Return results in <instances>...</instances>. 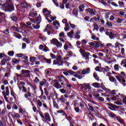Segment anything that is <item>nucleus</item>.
<instances>
[{
    "instance_id": "obj_57",
    "label": "nucleus",
    "mask_w": 126,
    "mask_h": 126,
    "mask_svg": "<svg viewBox=\"0 0 126 126\" xmlns=\"http://www.w3.org/2000/svg\"><path fill=\"white\" fill-rule=\"evenodd\" d=\"M60 37H62L63 38H64V33L63 32H61L59 34Z\"/></svg>"
},
{
    "instance_id": "obj_52",
    "label": "nucleus",
    "mask_w": 126,
    "mask_h": 126,
    "mask_svg": "<svg viewBox=\"0 0 126 126\" xmlns=\"http://www.w3.org/2000/svg\"><path fill=\"white\" fill-rule=\"evenodd\" d=\"M46 28H47V29H49L50 30H52L53 29V27H52L51 25H47L46 26Z\"/></svg>"
},
{
    "instance_id": "obj_33",
    "label": "nucleus",
    "mask_w": 126,
    "mask_h": 126,
    "mask_svg": "<svg viewBox=\"0 0 126 126\" xmlns=\"http://www.w3.org/2000/svg\"><path fill=\"white\" fill-rule=\"evenodd\" d=\"M72 14H74L75 15H77L78 14V10L76 9H73Z\"/></svg>"
},
{
    "instance_id": "obj_28",
    "label": "nucleus",
    "mask_w": 126,
    "mask_h": 126,
    "mask_svg": "<svg viewBox=\"0 0 126 126\" xmlns=\"http://www.w3.org/2000/svg\"><path fill=\"white\" fill-rule=\"evenodd\" d=\"M83 86L86 87L88 89H91V87L90 84H83Z\"/></svg>"
},
{
    "instance_id": "obj_17",
    "label": "nucleus",
    "mask_w": 126,
    "mask_h": 126,
    "mask_svg": "<svg viewBox=\"0 0 126 126\" xmlns=\"http://www.w3.org/2000/svg\"><path fill=\"white\" fill-rule=\"evenodd\" d=\"M42 21V19H41V16H39L35 18V23L36 24H40Z\"/></svg>"
},
{
    "instance_id": "obj_38",
    "label": "nucleus",
    "mask_w": 126,
    "mask_h": 126,
    "mask_svg": "<svg viewBox=\"0 0 126 126\" xmlns=\"http://www.w3.org/2000/svg\"><path fill=\"white\" fill-rule=\"evenodd\" d=\"M53 105L56 109H59V105H58V103L55 101H53Z\"/></svg>"
},
{
    "instance_id": "obj_53",
    "label": "nucleus",
    "mask_w": 126,
    "mask_h": 126,
    "mask_svg": "<svg viewBox=\"0 0 126 126\" xmlns=\"http://www.w3.org/2000/svg\"><path fill=\"white\" fill-rule=\"evenodd\" d=\"M69 25H70V27H71L72 28V29H75V28L76 27V26L75 25L70 24V23H69Z\"/></svg>"
},
{
    "instance_id": "obj_59",
    "label": "nucleus",
    "mask_w": 126,
    "mask_h": 126,
    "mask_svg": "<svg viewBox=\"0 0 126 126\" xmlns=\"http://www.w3.org/2000/svg\"><path fill=\"white\" fill-rule=\"evenodd\" d=\"M89 19H90V17H89V16H86L84 18V20H85V21H87L88 22H89Z\"/></svg>"
},
{
    "instance_id": "obj_56",
    "label": "nucleus",
    "mask_w": 126,
    "mask_h": 126,
    "mask_svg": "<svg viewBox=\"0 0 126 126\" xmlns=\"http://www.w3.org/2000/svg\"><path fill=\"white\" fill-rule=\"evenodd\" d=\"M3 84H4V85H8V81L7 80H4L3 81Z\"/></svg>"
},
{
    "instance_id": "obj_31",
    "label": "nucleus",
    "mask_w": 126,
    "mask_h": 126,
    "mask_svg": "<svg viewBox=\"0 0 126 126\" xmlns=\"http://www.w3.org/2000/svg\"><path fill=\"white\" fill-rule=\"evenodd\" d=\"M116 120H118V122L120 124H122V125H124L125 124V121H124V120H123V119L119 118L118 117H117V119H116Z\"/></svg>"
},
{
    "instance_id": "obj_1",
    "label": "nucleus",
    "mask_w": 126,
    "mask_h": 126,
    "mask_svg": "<svg viewBox=\"0 0 126 126\" xmlns=\"http://www.w3.org/2000/svg\"><path fill=\"white\" fill-rule=\"evenodd\" d=\"M2 8L7 11H12L14 10V6L11 3H6V4L2 3Z\"/></svg>"
},
{
    "instance_id": "obj_47",
    "label": "nucleus",
    "mask_w": 126,
    "mask_h": 126,
    "mask_svg": "<svg viewBox=\"0 0 126 126\" xmlns=\"http://www.w3.org/2000/svg\"><path fill=\"white\" fill-rule=\"evenodd\" d=\"M22 88L23 92H25V93H26L27 92V89H26L25 86H22Z\"/></svg>"
},
{
    "instance_id": "obj_18",
    "label": "nucleus",
    "mask_w": 126,
    "mask_h": 126,
    "mask_svg": "<svg viewBox=\"0 0 126 126\" xmlns=\"http://www.w3.org/2000/svg\"><path fill=\"white\" fill-rule=\"evenodd\" d=\"M53 25L54 26H57V27H56V29H59V27H60V26H61V25L60 24V22H59V21H56L54 22Z\"/></svg>"
},
{
    "instance_id": "obj_44",
    "label": "nucleus",
    "mask_w": 126,
    "mask_h": 126,
    "mask_svg": "<svg viewBox=\"0 0 126 126\" xmlns=\"http://www.w3.org/2000/svg\"><path fill=\"white\" fill-rule=\"evenodd\" d=\"M53 2H54V3L55 4V5L56 6H57V7H58L59 6V3L58 2V0H52Z\"/></svg>"
},
{
    "instance_id": "obj_35",
    "label": "nucleus",
    "mask_w": 126,
    "mask_h": 126,
    "mask_svg": "<svg viewBox=\"0 0 126 126\" xmlns=\"http://www.w3.org/2000/svg\"><path fill=\"white\" fill-rule=\"evenodd\" d=\"M64 30L65 31H68L69 30V26L68 25V24H66L65 25Z\"/></svg>"
},
{
    "instance_id": "obj_4",
    "label": "nucleus",
    "mask_w": 126,
    "mask_h": 126,
    "mask_svg": "<svg viewBox=\"0 0 126 126\" xmlns=\"http://www.w3.org/2000/svg\"><path fill=\"white\" fill-rule=\"evenodd\" d=\"M87 13H89L92 16H94L96 14V10L92 8H88L86 9Z\"/></svg>"
},
{
    "instance_id": "obj_60",
    "label": "nucleus",
    "mask_w": 126,
    "mask_h": 126,
    "mask_svg": "<svg viewBox=\"0 0 126 126\" xmlns=\"http://www.w3.org/2000/svg\"><path fill=\"white\" fill-rule=\"evenodd\" d=\"M120 42H116L115 43V48L116 49H117V48H119L120 47Z\"/></svg>"
},
{
    "instance_id": "obj_42",
    "label": "nucleus",
    "mask_w": 126,
    "mask_h": 126,
    "mask_svg": "<svg viewBox=\"0 0 126 126\" xmlns=\"http://www.w3.org/2000/svg\"><path fill=\"white\" fill-rule=\"evenodd\" d=\"M37 105L38 106L42 107V101H41V100H38L37 101Z\"/></svg>"
},
{
    "instance_id": "obj_61",
    "label": "nucleus",
    "mask_w": 126,
    "mask_h": 126,
    "mask_svg": "<svg viewBox=\"0 0 126 126\" xmlns=\"http://www.w3.org/2000/svg\"><path fill=\"white\" fill-rule=\"evenodd\" d=\"M119 16H124L125 15V12L121 11L119 13Z\"/></svg>"
},
{
    "instance_id": "obj_20",
    "label": "nucleus",
    "mask_w": 126,
    "mask_h": 126,
    "mask_svg": "<svg viewBox=\"0 0 126 126\" xmlns=\"http://www.w3.org/2000/svg\"><path fill=\"white\" fill-rule=\"evenodd\" d=\"M10 94L12 97H13L15 99V98H16V94L14 92V91L13 90V89H11L10 90Z\"/></svg>"
},
{
    "instance_id": "obj_30",
    "label": "nucleus",
    "mask_w": 126,
    "mask_h": 126,
    "mask_svg": "<svg viewBox=\"0 0 126 126\" xmlns=\"http://www.w3.org/2000/svg\"><path fill=\"white\" fill-rule=\"evenodd\" d=\"M36 60H37V58H36V57H31L30 58V61L31 63H35V62H36Z\"/></svg>"
},
{
    "instance_id": "obj_63",
    "label": "nucleus",
    "mask_w": 126,
    "mask_h": 126,
    "mask_svg": "<svg viewBox=\"0 0 126 126\" xmlns=\"http://www.w3.org/2000/svg\"><path fill=\"white\" fill-rule=\"evenodd\" d=\"M125 63H126V59H123L121 62V64L122 65V64H125Z\"/></svg>"
},
{
    "instance_id": "obj_11",
    "label": "nucleus",
    "mask_w": 126,
    "mask_h": 126,
    "mask_svg": "<svg viewBox=\"0 0 126 126\" xmlns=\"http://www.w3.org/2000/svg\"><path fill=\"white\" fill-rule=\"evenodd\" d=\"M21 6L23 8H28V7H30V4L24 2L21 3Z\"/></svg>"
},
{
    "instance_id": "obj_10",
    "label": "nucleus",
    "mask_w": 126,
    "mask_h": 126,
    "mask_svg": "<svg viewBox=\"0 0 126 126\" xmlns=\"http://www.w3.org/2000/svg\"><path fill=\"white\" fill-rule=\"evenodd\" d=\"M69 48H71V44L69 42H66L64 45V49L65 51H67Z\"/></svg>"
},
{
    "instance_id": "obj_45",
    "label": "nucleus",
    "mask_w": 126,
    "mask_h": 126,
    "mask_svg": "<svg viewBox=\"0 0 126 126\" xmlns=\"http://www.w3.org/2000/svg\"><path fill=\"white\" fill-rule=\"evenodd\" d=\"M9 75H10V74L9 73H6L4 75V77H6V79H8Z\"/></svg>"
},
{
    "instance_id": "obj_36",
    "label": "nucleus",
    "mask_w": 126,
    "mask_h": 126,
    "mask_svg": "<svg viewBox=\"0 0 126 126\" xmlns=\"http://www.w3.org/2000/svg\"><path fill=\"white\" fill-rule=\"evenodd\" d=\"M8 55L10 57H13V56H14V52H13V51H9L8 52Z\"/></svg>"
},
{
    "instance_id": "obj_7",
    "label": "nucleus",
    "mask_w": 126,
    "mask_h": 126,
    "mask_svg": "<svg viewBox=\"0 0 126 126\" xmlns=\"http://www.w3.org/2000/svg\"><path fill=\"white\" fill-rule=\"evenodd\" d=\"M5 91H3L2 92V94H3V95L8 96V95H9V88L8 87V86H7L5 87Z\"/></svg>"
},
{
    "instance_id": "obj_46",
    "label": "nucleus",
    "mask_w": 126,
    "mask_h": 126,
    "mask_svg": "<svg viewBox=\"0 0 126 126\" xmlns=\"http://www.w3.org/2000/svg\"><path fill=\"white\" fill-rule=\"evenodd\" d=\"M109 15H110V13L108 12V11L105 13V17L106 19H108L109 18Z\"/></svg>"
},
{
    "instance_id": "obj_9",
    "label": "nucleus",
    "mask_w": 126,
    "mask_h": 126,
    "mask_svg": "<svg viewBox=\"0 0 126 126\" xmlns=\"http://www.w3.org/2000/svg\"><path fill=\"white\" fill-rule=\"evenodd\" d=\"M90 68L88 67L87 68H84L82 71V74H87L90 73Z\"/></svg>"
},
{
    "instance_id": "obj_27",
    "label": "nucleus",
    "mask_w": 126,
    "mask_h": 126,
    "mask_svg": "<svg viewBox=\"0 0 126 126\" xmlns=\"http://www.w3.org/2000/svg\"><path fill=\"white\" fill-rule=\"evenodd\" d=\"M109 80H110L111 82H114L115 83L117 82V80L116 79V78L114 77H109Z\"/></svg>"
},
{
    "instance_id": "obj_5",
    "label": "nucleus",
    "mask_w": 126,
    "mask_h": 126,
    "mask_svg": "<svg viewBox=\"0 0 126 126\" xmlns=\"http://www.w3.org/2000/svg\"><path fill=\"white\" fill-rule=\"evenodd\" d=\"M123 78H124V77L121 75L116 76V79H117V80H118V81H119V82H122L123 84H124V85H126V80Z\"/></svg>"
},
{
    "instance_id": "obj_49",
    "label": "nucleus",
    "mask_w": 126,
    "mask_h": 126,
    "mask_svg": "<svg viewBox=\"0 0 126 126\" xmlns=\"http://www.w3.org/2000/svg\"><path fill=\"white\" fill-rule=\"evenodd\" d=\"M119 99V95L114 96L112 97V100H114V101H117Z\"/></svg>"
},
{
    "instance_id": "obj_34",
    "label": "nucleus",
    "mask_w": 126,
    "mask_h": 126,
    "mask_svg": "<svg viewBox=\"0 0 126 126\" xmlns=\"http://www.w3.org/2000/svg\"><path fill=\"white\" fill-rule=\"evenodd\" d=\"M31 27H32L33 29H39L40 28V25H36V26H35L34 25H32Z\"/></svg>"
},
{
    "instance_id": "obj_21",
    "label": "nucleus",
    "mask_w": 126,
    "mask_h": 126,
    "mask_svg": "<svg viewBox=\"0 0 126 126\" xmlns=\"http://www.w3.org/2000/svg\"><path fill=\"white\" fill-rule=\"evenodd\" d=\"M24 96L26 99H28V100H29V97H31L32 95H31V93L29 92L27 93V94H24Z\"/></svg>"
},
{
    "instance_id": "obj_12",
    "label": "nucleus",
    "mask_w": 126,
    "mask_h": 126,
    "mask_svg": "<svg viewBox=\"0 0 126 126\" xmlns=\"http://www.w3.org/2000/svg\"><path fill=\"white\" fill-rule=\"evenodd\" d=\"M90 56V53L88 52H86L83 55V59H85V60H87L88 61H89V57Z\"/></svg>"
},
{
    "instance_id": "obj_16",
    "label": "nucleus",
    "mask_w": 126,
    "mask_h": 126,
    "mask_svg": "<svg viewBox=\"0 0 126 126\" xmlns=\"http://www.w3.org/2000/svg\"><path fill=\"white\" fill-rule=\"evenodd\" d=\"M6 59H7V56H4V58L1 61L0 64L1 65H5V63H6Z\"/></svg>"
},
{
    "instance_id": "obj_50",
    "label": "nucleus",
    "mask_w": 126,
    "mask_h": 126,
    "mask_svg": "<svg viewBox=\"0 0 126 126\" xmlns=\"http://www.w3.org/2000/svg\"><path fill=\"white\" fill-rule=\"evenodd\" d=\"M107 11H106L104 9H102V10H101L100 11V14H106V12H107Z\"/></svg>"
},
{
    "instance_id": "obj_29",
    "label": "nucleus",
    "mask_w": 126,
    "mask_h": 126,
    "mask_svg": "<svg viewBox=\"0 0 126 126\" xmlns=\"http://www.w3.org/2000/svg\"><path fill=\"white\" fill-rule=\"evenodd\" d=\"M25 73L26 74L30 73V71L29 70H24V69L22 70V74H25Z\"/></svg>"
},
{
    "instance_id": "obj_55",
    "label": "nucleus",
    "mask_w": 126,
    "mask_h": 126,
    "mask_svg": "<svg viewBox=\"0 0 126 126\" xmlns=\"http://www.w3.org/2000/svg\"><path fill=\"white\" fill-rule=\"evenodd\" d=\"M106 24L108 27H112L113 26V24L111 22H107Z\"/></svg>"
},
{
    "instance_id": "obj_3",
    "label": "nucleus",
    "mask_w": 126,
    "mask_h": 126,
    "mask_svg": "<svg viewBox=\"0 0 126 126\" xmlns=\"http://www.w3.org/2000/svg\"><path fill=\"white\" fill-rule=\"evenodd\" d=\"M42 12L44 16H46V17H50V19H51L52 21H54V20L56 19V17H50L51 15H50V14H51V11L48 10V9L47 8L44 9L42 11Z\"/></svg>"
},
{
    "instance_id": "obj_62",
    "label": "nucleus",
    "mask_w": 126,
    "mask_h": 126,
    "mask_svg": "<svg viewBox=\"0 0 126 126\" xmlns=\"http://www.w3.org/2000/svg\"><path fill=\"white\" fill-rule=\"evenodd\" d=\"M43 51L44 52H49V49L48 48V47L47 46H44V49H43Z\"/></svg>"
},
{
    "instance_id": "obj_43",
    "label": "nucleus",
    "mask_w": 126,
    "mask_h": 126,
    "mask_svg": "<svg viewBox=\"0 0 126 126\" xmlns=\"http://www.w3.org/2000/svg\"><path fill=\"white\" fill-rule=\"evenodd\" d=\"M53 64H58V65H60V62L56 59L54 60Z\"/></svg>"
},
{
    "instance_id": "obj_13",
    "label": "nucleus",
    "mask_w": 126,
    "mask_h": 126,
    "mask_svg": "<svg viewBox=\"0 0 126 126\" xmlns=\"http://www.w3.org/2000/svg\"><path fill=\"white\" fill-rule=\"evenodd\" d=\"M38 15V13L36 12H33L32 11H31L30 13L29 14V16H31V17L34 18L35 16H37Z\"/></svg>"
},
{
    "instance_id": "obj_41",
    "label": "nucleus",
    "mask_w": 126,
    "mask_h": 126,
    "mask_svg": "<svg viewBox=\"0 0 126 126\" xmlns=\"http://www.w3.org/2000/svg\"><path fill=\"white\" fill-rule=\"evenodd\" d=\"M12 63H19V61L15 58L12 59Z\"/></svg>"
},
{
    "instance_id": "obj_26",
    "label": "nucleus",
    "mask_w": 126,
    "mask_h": 126,
    "mask_svg": "<svg viewBox=\"0 0 126 126\" xmlns=\"http://www.w3.org/2000/svg\"><path fill=\"white\" fill-rule=\"evenodd\" d=\"M79 34H80V32L79 31H78L75 34V37L76 39H80V35Z\"/></svg>"
},
{
    "instance_id": "obj_8",
    "label": "nucleus",
    "mask_w": 126,
    "mask_h": 126,
    "mask_svg": "<svg viewBox=\"0 0 126 126\" xmlns=\"http://www.w3.org/2000/svg\"><path fill=\"white\" fill-rule=\"evenodd\" d=\"M9 114L10 115H11L13 118H15L17 119L20 118V115L18 113H16L14 111H12V112H9Z\"/></svg>"
},
{
    "instance_id": "obj_24",
    "label": "nucleus",
    "mask_w": 126,
    "mask_h": 126,
    "mask_svg": "<svg viewBox=\"0 0 126 126\" xmlns=\"http://www.w3.org/2000/svg\"><path fill=\"white\" fill-rule=\"evenodd\" d=\"M93 27V31H94V30L98 31V30H99V28H98V25H97V24L94 23Z\"/></svg>"
},
{
    "instance_id": "obj_15",
    "label": "nucleus",
    "mask_w": 126,
    "mask_h": 126,
    "mask_svg": "<svg viewBox=\"0 0 126 126\" xmlns=\"http://www.w3.org/2000/svg\"><path fill=\"white\" fill-rule=\"evenodd\" d=\"M44 119H46V121H48V122H50L51 116H50V114L48 113H45L44 114Z\"/></svg>"
},
{
    "instance_id": "obj_22",
    "label": "nucleus",
    "mask_w": 126,
    "mask_h": 126,
    "mask_svg": "<svg viewBox=\"0 0 126 126\" xmlns=\"http://www.w3.org/2000/svg\"><path fill=\"white\" fill-rule=\"evenodd\" d=\"M46 83H47V80L43 79L42 81H41L39 82V85H40V86H44Z\"/></svg>"
},
{
    "instance_id": "obj_19",
    "label": "nucleus",
    "mask_w": 126,
    "mask_h": 126,
    "mask_svg": "<svg viewBox=\"0 0 126 126\" xmlns=\"http://www.w3.org/2000/svg\"><path fill=\"white\" fill-rule=\"evenodd\" d=\"M92 85L94 88H100L101 87V85L98 83H94L92 84Z\"/></svg>"
},
{
    "instance_id": "obj_64",
    "label": "nucleus",
    "mask_w": 126,
    "mask_h": 126,
    "mask_svg": "<svg viewBox=\"0 0 126 126\" xmlns=\"http://www.w3.org/2000/svg\"><path fill=\"white\" fill-rule=\"evenodd\" d=\"M117 21L118 23H122L124 21V19H118Z\"/></svg>"
},
{
    "instance_id": "obj_25",
    "label": "nucleus",
    "mask_w": 126,
    "mask_h": 126,
    "mask_svg": "<svg viewBox=\"0 0 126 126\" xmlns=\"http://www.w3.org/2000/svg\"><path fill=\"white\" fill-rule=\"evenodd\" d=\"M109 117H110V118H113L114 119H118V117L116 116V114L113 113L109 114Z\"/></svg>"
},
{
    "instance_id": "obj_51",
    "label": "nucleus",
    "mask_w": 126,
    "mask_h": 126,
    "mask_svg": "<svg viewBox=\"0 0 126 126\" xmlns=\"http://www.w3.org/2000/svg\"><path fill=\"white\" fill-rule=\"evenodd\" d=\"M60 7L62 8V9H64V4L63 3H60Z\"/></svg>"
},
{
    "instance_id": "obj_32",
    "label": "nucleus",
    "mask_w": 126,
    "mask_h": 126,
    "mask_svg": "<svg viewBox=\"0 0 126 126\" xmlns=\"http://www.w3.org/2000/svg\"><path fill=\"white\" fill-rule=\"evenodd\" d=\"M93 76H94V78H95V79H96V80H97V81H99V78H98V75H97V73H94Z\"/></svg>"
},
{
    "instance_id": "obj_23",
    "label": "nucleus",
    "mask_w": 126,
    "mask_h": 126,
    "mask_svg": "<svg viewBox=\"0 0 126 126\" xmlns=\"http://www.w3.org/2000/svg\"><path fill=\"white\" fill-rule=\"evenodd\" d=\"M84 7H85L84 4H82L79 7V9L81 12H83L84 11Z\"/></svg>"
},
{
    "instance_id": "obj_2",
    "label": "nucleus",
    "mask_w": 126,
    "mask_h": 126,
    "mask_svg": "<svg viewBox=\"0 0 126 126\" xmlns=\"http://www.w3.org/2000/svg\"><path fill=\"white\" fill-rule=\"evenodd\" d=\"M50 43L51 45H55L58 49H61L63 47V43L59 41L57 38H53L51 40Z\"/></svg>"
},
{
    "instance_id": "obj_54",
    "label": "nucleus",
    "mask_w": 126,
    "mask_h": 126,
    "mask_svg": "<svg viewBox=\"0 0 126 126\" xmlns=\"http://www.w3.org/2000/svg\"><path fill=\"white\" fill-rule=\"evenodd\" d=\"M17 57H18L19 58H23V57H24V54H17Z\"/></svg>"
},
{
    "instance_id": "obj_37",
    "label": "nucleus",
    "mask_w": 126,
    "mask_h": 126,
    "mask_svg": "<svg viewBox=\"0 0 126 126\" xmlns=\"http://www.w3.org/2000/svg\"><path fill=\"white\" fill-rule=\"evenodd\" d=\"M114 67L115 70H116V71H119V64H115L114 66Z\"/></svg>"
},
{
    "instance_id": "obj_58",
    "label": "nucleus",
    "mask_w": 126,
    "mask_h": 126,
    "mask_svg": "<svg viewBox=\"0 0 126 126\" xmlns=\"http://www.w3.org/2000/svg\"><path fill=\"white\" fill-rule=\"evenodd\" d=\"M45 61H46V62L47 63H49V64H51V63L52 62V61L51 60V59H45Z\"/></svg>"
},
{
    "instance_id": "obj_14",
    "label": "nucleus",
    "mask_w": 126,
    "mask_h": 126,
    "mask_svg": "<svg viewBox=\"0 0 126 126\" xmlns=\"http://www.w3.org/2000/svg\"><path fill=\"white\" fill-rule=\"evenodd\" d=\"M54 86L56 88H57V89H61V88H62V86L60 84V83H59V82L58 81L55 82L54 84Z\"/></svg>"
},
{
    "instance_id": "obj_39",
    "label": "nucleus",
    "mask_w": 126,
    "mask_h": 126,
    "mask_svg": "<svg viewBox=\"0 0 126 126\" xmlns=\"http://www.w3.org/2000/svg\"><path fill=\"white\" fill-rule=\"evenodd\" d=\"M100 47V43L98 41L95 42L94 48H99Z\"/></svg>"
},
{
    "instance_id": "obj_48",
    "label": "nucleus",
    "mask_w": 126,
    "mask_h": 126,
    "mask_svg": "<svg viewBox=\"0 0 126 126\" xmlns=\"http://www.w3.org/2000/svg\"><path fill=\"white\" fill-rule=\"evenodd\" d=\"M4 57H7L6 55H5L4 53H0V59H4Z\"/></svg>"
},
{
    "instance_id": "obj_6",
    "label": "nucleus",
    "mask_w": 126,
    "mask_h": 126,
    "mask_svg": "<svg viewBox=\"0 0 126 126\" xmlns=\"http://www.w3.org/2000/svg\"><path fill=\"white\" fill-rule=\"evenodd\" d=\"M66 98H68V96H67V95L65 94L64 95H62L59 99L62 103H63V104H64L65 103V102H66Z\"/></svg>"
},
{
    "instance_id": "obj_40",
    "label": "nucleus",
    "mask_w": 126,
    "mask_h": 126,
    "mask_svg": "<svg viewBox=\"0 0 126 126\" xmlns=\"http://www.w3.org/2000/svg\"><path fill=\"white\" fill-rule=\"evenodd\" d=\"M67 34L68 37H70L72 35H73L74 34V32H73V31H71L70 32H67Z\"/></svg>"
}]
</instances>
